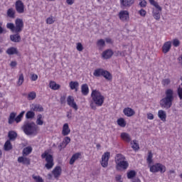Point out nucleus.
I'll list each match as a JSON object with an SVG mask.
<instances>
[{
	"label": "nucleus",
	"mask_w": 182,
	"mask_h": 182,
	"mask_svg": "<svg viewBox=\"0 0 182 182\" xmlns=\"http://www.w3.org/2000/svg\"><path fill=\"white\" fill-rule=\"evenodd\" d=\"M103 70H104L102 68L95 70L93 73L94 76H95V77H100V76H102Z\"/></svg>",
	"instance_id": "obj_36"
},
{
	"label": "nucleus",
	"mask_w": 182,
	"mask_h": 182,
	"mask_svg": "<svg viewBox=\"0 0 182 182\" xmlns=\"http://www.w3.org/2000/svg\"><path fill=\"white\" fill-rule=\"evenodd\" d=\"M49 86L52 90H59L60 89V85L57 84L55 81H50Z\"/></svg>",
	"instance_id": "obj_30"
},
{
	"label": "nucleus",
	"mask_w": 182,
	"mask_h": 182,
	"mask_svg": "<svg viewBox=\"0 0 182 182\" xmlns=\"http://www.w3.org/2000/svg\"><path fill=\"white\" fill-rule=\"evenodd\" d=\"M139 6L141 8H146V6H147V1H146V0H141L139 3Z\"/></svg>",
	"instance_id": "obj_53"
},
{
	"label": "nucleus",
	"mask_w": 182,
	"mask_h": 182,
	"mask_svg": "<svg viewBox=\"0 0 182 182\" xmlns=\"http://www.w3.org/2000/svg\"><path fill=\"white\" fill-rule=\"evenodd\" d=\"M61 105H63L65 103V101L66 100V96H62L60 98Z\"/></svg>",
	"instance_id": "obj_59"
},
{
	"label": "nucleus",
	"mask_w": 182,
	"mask_h": 182,
	"mask_svg": "<svg viewBox=\"0 0 182 182\" xmlns=\"http://www.w3.org/2000/svg\"><path fill=\"white\" fill-rule=\"evenodd\" d=\"M22 129L25 134H27L28 136H31L32 134L36 136V134H38V132H39V127L33 122H26L24 123Z\"/></svg>",
	"instance_id": "obj_5"
},
{
	"label": "nucleus",
	"mask_w": 182,
	"mask_h": 182,
	"mask_svg": "<svg viewBox=\"0 0 182 182\" xmlns=\"http://www.w3.org/2000/svg\"><path fill=\"white\" fill-rule=\"evenodd\" d=\"M23 20L19 18L15 20V24H14V23H7L6 24L7 29H10V31L14 33H21V32L23 31Z\"/></svg>",
	"instance_id": "obj_4"
},
{
	"label": "nucleus",
	"mask_w": 182,
	"mask_h": 182,
	"mask_svg": "<svg viewBox=\"0 0 182 182\" xmlns=\"http://www.w3.org/2000/svg\"><path fill=\"white\" fill-rule=\"evenodd\" d=\"M170 49H171V41L165 42L162 46L163 53H168V52H170Z\"/></svg>",
	"instance_id": "obj_18"
},
{
	"label": "nucleus",
	"mask_w": 182,
	"mask_h": 182,
	"mask_svg": "<svg viewBox=\"0 0 182 182\" xmlns=\"http://www.w3.org/2000/svg\"><path fill=\"white\" fill-rule=\"evenodd\" d=\"M149 4L154 6L156 9L153 10L152 14H161V12L163 11V9L160 5H159V3L154 0H149Z\"/></svg>",
	"instance_id": "obj_12"
},
{
	"label": "nucleus",
	"mask_w": 182,
	"mask_h": 182,
	"mask_svg": "<svg viewBox=\"0 0 182 182\" xmlns=\"http://www.w3.org/2000/svg\"><path fill=\"white\" fill-rule=\"evenodd\" d=\"M15 117H16V113L11 112L9 117L8 123L12 124L15 122Z\"/></svg>",
	"instance_id": "obj_37"
},
{
	"label": "nucleus",
	"mask_w": 182,
	"mask_h": 182,
	"mask_svg": "<svg viewBox=\"0 0 182 182\" xmlns=\"http://www.w3.org/2000/svg\"><path fill=\"white\" fill-rule=\"evenodd\" d=\"M15 9L17 14H24L25 13V4L22 0H17L15 2Z\"/></svg>",
	"instance_id": "obj_9"
},
{
	"label": "nucleus",
	"mask_w": 182,
	"mask_h": 182,
	"mask_svg": "<svg viewBox=\"0 0 182 182\" xmlns=\"http://www.w3.org/2000/svg\"><path fill=\"white\" fill-rule=\"evenodd\" d=\"M177 93L180 100H182V87H178Z\"/></svg>",
	"instance_id": "obj_51"
},
{
	"label": "nucleus",
	"mask_w": 182,
	"mask_h": 182,
	"mask_svg": "<svg viewBox=\"0 0 182 182\" xmlns=\"http://www.w3.org/2000/svg\"><path fill=\"white\" fill-rule=\"evenodd\" d=\"M66 4H68V5H73L75 4V0H66Z\"/></svg>",
	"instance_id": "obj_61"
},
{
	"label": "nucleus",
	"mask_w": 182,
	"mask_h": 182,
	"mask_svg": "<svg viewBox=\"0 0 182 182\" xmlns=\"http://www.w3.org/2000/svg\"><path fill=\"white\" fill-rule=\"evenodd\" d=\"M31 110H33V112H43V107L39 104L33 105Z\"/></svg>",
	"instance_id": "obj_31"
},
{
	"label": "nucleus",
	"mask_w": 182,
	"mask_h": 182,
	"mask_svg": "<svg viewBox=\"0 0 182 182\" xmlns=\"http://www.w3.org/2000/svg\"><path fill=\"white\" fill-rule=\"evenodd\" d=\"M28 100H35L36 99V92L32 91L28 94L27 96Z\"/></svg>",
	"instance_id": "obj_42"
},
{
	"label": "nucleus",
	"mask_w": 182,
	"mask_h": 182,
	"mask_svg": "<svg viewBox=\"0 0 182 182\" xmlns=\"http://www.w3.org/2000/svg\"><path fill=\"white\" fill-rule=\"evenodd\" d=\"M52 174L54 176V178H59L60 174H62V168L60 166H55L52 171Z\"/></svg>",
	"instance_id": "obj_17"
},
{
	"label": "nucleus",
	"mask_w": 182,
	"mask_h": 182,
	"mask_svg": "<svg viewBox=\"0 0 182 182\" xmlns=\"http://www.w3.org/2000/svg\"><path fill=\"white\" fill-rule=\"evenodd\" d=\"M132 148L134 149V150H139V149H140V146L139 145V143L137 142L136 140H134L132 143Z\"/></svg>",
	"instance_id": "obj_45"
},
{
	"label": "nucleus",
	"mask_w": 182,
	"mask_h": 182,
	"mask_svg": "<svg viewBox=\"0 0 182 182\" xmlns=\"http://www.w3.org/2000/svg\"><path fill=\"white\" fill-rule=\"evenodd\" d=\"M118 16L122 22H129L130 21V14L127 10H122L119 12Z\"/></svg>",
	"instance_id": "obj_8"
},
{
	"label": "nucleus",
	"mask_w": 182,
	"mask_h": 182,
	"mask_svg": "<svg viewBox=\"0 0 182 182\" xmlns=\"http://www.w3.org/2000/svg\"><path fill=\"white\" fill-rule=\"evenodd\" d=\"M69 87L71 90H75V92H77V88L79 87V82L77 81H71L69 83Z\"/></svg>",
	"instance_id": "obj_27"
},
{
	"label": "nucleus",
	"mask_w": 182,
	"mask_h": 182,
	"mask_svg": "<svg viewBox=\"0 0 182 182\" xmlns=\"http://www.w3.org/2000/svg\"><path fill=\"white\" fill-rule=\"evenodd\" d=\"M81 93L83 96H87L89 95V85L87 83L81 85Z\"/></svg>",
	"instance_id": "obj_25"
},
{
	"label": "nucleus",
	"mask_w": 182,
	"mask_h": 182,
	"mask_svg": "<svg viewBox=\"0 0 182 182\" xmlns=\"http://www.w3.org/2000/svg\"><path fill=\"white\" fill-rule=\"evenodd\" d=\"M4 149L5 151H9V150H12V144H11V140H7L5 142Z\"/></svg>",
	"instance_id": "obj_35"
},
{
	"label": "nucleus",
	"mask_w": 182,
	"mask_h": 182,
	"mask_svg": "<svg viewBox=\"0 0 182 182\" xmlns=\"http://www.w3.org/2000/svg\"><path fill=\"white\" fill-rule=\"evenodd\" d=\"M102 76H103V77H105L106 80H112V79H113V76L112 75V73H110V72L106 70H103Z\"/></svg>",
	"instance_id": "obj_29"
},
{
	"label": "nucleus",
	"mask_w": 182,
	"mask_h": 182,
	"mask_svg": "<svg viewBox=\"0 0 182 182\" xmlns=\"http://www.w3.org/2000/svg\"><path fill=\"white\" fill-rule=\"evenodd\" d=\"M35 117V112L33 111H28L26 114V119H33Z\"/></svg>",
	"instance_id": "obj_44"
},
{
	"label": "nucleus",
	"mask_w": 182,
	"mask_h": 182,
	"mask_svg": "<svg viewBox=\"0 0 182 182\" xmlns=\"http://www.w3.org/2000/svg\"><path fill=\"white\" fill-rule=\"evenodd\" d=\"M79 159H82V152H77L74 154L70 159L69 164H70V166H73L75 162L77 160H79Z\"/></svg>",
	"instance_id": "obj_14"
},
{
	"label": "nucleus",
	"mask_w": 182,
	"mask_h": 182,
	"mask_svg": "<svg viewBox=\"0 0 182 182\" xmlns=\"http://www.w3.org/2000/svg\"><path fill=\"white\" fill-rule=\"evenodd\" d=\"M16 65H18V63H16V61H11L10 63V66L11 68H15L16 66Z\"/></svg>",
	"instance_id": "obj_62"
},
{
	"label": "nucleus",
	"mask_w": 182,
	"mask_h": 182,
	"mask_svg": "<svg viewBox=\"0 0 182 182\" xmlns=\"http://www.w3.org/2000/svg\"><path fill=\"white\" fill-rule=\"evenodd\" d=\"M21 38L19 33H16V34H12L10 36V41L14 42V43H19L21 42Z\"/></svg>",
	"instance_id": "obj_20"
},
{
	"label": "nucleus",
	"mask_w": 182,
	"mask_h": 182,
	"mask_svg": "<svg viewBox=\"0 0 182 182\" xmlns=\"http://www.w3.org/2000/svg\"><path fill=\"white\" fill-rule=\"evenodd\" d=\"M2 33H6V31L2 28V22L0 21V35Z\"/></svg>",
	"instance_id": "obj_56"
},
{
	"label": "nucleus",
	"mask_w": 182,
	"mask_h": 182,
	"mask_svg": "<svg viewBox=\"0 0 182 182\" xmlns=\"http://www.w3.org/2000/svg\"><path fill=\"white\" fill-rule=\"evenodd\" d=\"M46 22L48 25H52V23H55V19H53V16H51L47 18Z\"/></svg>",
	"instance_id": "obj_49"
},
{
	"label": "nucleus",
	"mask_w": 182,
	"mask_h": 182,
	"mask_svg": "<svg viewBox=\"0 0 182 182\" xmlns=\"http://www.w3.org/2000/svg\"><path fill=\"white\" fill-rule=\"evenodd\" d=\"M136 177V171L131 170L127 172V178H134Z\"/></svg>",
	"instance_id": "obj_46"
},
{
	"label": "nucleus",
	"mask_w": 182,
	"mask_h": 182,
	"mask_svg": "<svg viewBox=\"0 0 182 182\" xmlns=\"http://www.w3.org/2000/svg\"><path fill=\"white\" fill-rule=\"evenodd\" d=\"M139 14L140 15V16H146V14H147V12L146 11V10L141 9V10L139 11Z\"/></svg>",
	"instance_id": "obj_54"
},
{
	"label": "nucleus",
	"mask_w": 182,
	"mask_h": 182,
	"mask_svg": "<svg viewBox=\"0 0 182 182\" xmlns=\"http://www.w3.org/2000/svg\"><path fill=\"white\" fill-rule=\"evenodd\" d=\"M69 143H70V137L65 136L63 139L62 143L58 146V149H59L60 151H61L63 149H65V147H66V146H68V144H69Z\"/></svg>",
	"instance_id": "obj_16"
},
{
	"label": "nucleus",
	"mask_w": 182,
	"mask_h": 182,
	"mask_svg": "<svg viewBox=\"0 0 182 182\" xmlns=\"http://www.w3.org/2000/svg\"><path fill=\"white\" fill-rule=\"evenodd\" d=\"M23 82H25V77H23V73H21L18 75L17 85L22 86V85L23 84Z\"/></svg>",
	"instance_id": "obj_38"
},
{
	"label": "nucleus",
	"mask_w": 182,
	"mask_h": 182,
	"mask_svg": "<svg viewBox=\"0 0 182 182\" xmlns=\"http://www.w3.org/2000/svg\"><path fill=\"white\" fill-rule=\"evenodd\" d=\"M32 150H33V149L31 146L24 148L23 149V156H29V154L32 153Z\"/></svg>",
	"instance_id": "obj_34"
},
{
	"label": "nucleus",
	"mask_w": 182,
	"mask_h": 182,
	"mask_svg": "<svg viewBox=\"0 0 182 182\" xmlns=\"http://www.w3.org/2000/svg\"><path fill=\"white\" fill-rule=\"evenodd\" d=\"M23 114H25V111H22L16 117H15L16 123H20V122H22Z\"/></svg>",
	"instance_id": "obj_43"
},
{
	"label": "nucleus",
	"mask_w": 182,
	"mask_h": 182,
	"mask_svg": "<svg viewBox=\"0 0 182 182\" xmlns=\"http://www.w3.org/2000/svg\"><path fill=\"white\" fill-rule=\"evenodd\" d=\"M179 63L182 65V55L178 58Z\"/></svg>",
	"instance_id": "obj_64"
},
{
	"label": "nucleus",
	"mask_w": 182,
	"mask_h": 182,
	"mask_svg": "<svg viewBox=\"0 0 182 182\" xmlns=\"http://www.w3.org/2000/svg\"><path fill=\"white\" fill-rule=\"evenodd\" d=\"M113 50H112L111 49H107L102 52V56L103 59H110V58L113 56Z\"/></svg>",
	"instance_id": "obj_21"
},
{
	"label": "nucleus",
	"mask_w": 182,
	"mask_h": 182,
	"mask_svg": "<svg viewBox=\"0 0 182 182\" xmlns=\"http://www.w3.org/2000/svg\"><path fill=\"white\" fill-rule=\"evenodd\" d=\"M18 163H22V164H26V166H29L31 164V159L29 158L19 156L18 158Z\"/></svg>",
	"instance_id": "obj_26"
},
{
	"label": "nucleus",
	"mask_w": 182,
	"mask_h": 182,
	"mask_svg": "<svg viewBox=\"0 0 182 182\" xmlns=\"http://www.w3.org/2000/svg\"><path fill=\"white\" fill-rule=\"evenodd\" d=\"M152 15L156 21H160V18L161 17V14H152Z\"/></svg>",
	"instance_id": "obj_55"
},
{
	"label": "nucleus",
	"mask_w": 182,
	"mask_h": 182,
	"mask_svg": "<svg viewBox=\"0 0 182 182\" xmlns=\"http://www.w3.org/2000/svg\"><path fill=\"white\" fill-rule=\"evenodd\" d=\"M92 100L90 103V107L92 110H96L97 107H102L105 103V96L102 95L100 91L94 90L91 93Z\"/></svg>",
	"instance_id": "obj_1"
},
{
	"label": "nucleus",
	"mask_w": 182,
	"mask_h": 182,
	"mask_svg": "<svg viewBox=\"0 0 182 182\" xmlns=\"http://www.w3.org/2000/svg\"><path fill=\"white\" fill-rule=\"evenodd\" d=\"M170 83H171V80H170V78H165L161 81V84L163 85V86H168Z\"/></svg>",
	"instance_id": "obj_47"
},
{
	"label": "nucleus",
	"mask_w": 182,
	"mask_h": 182,
	"mask_svg": "<svg viewBox=\"0 0 182 182\" xmlns=\"http://www.w3.org/2000/svg\"><path fill=\"white\" fill-rule=\"evenodd\" d=\"M7 55H18V49L15 47H11L6 50Z\"/></svg>",
	"instance_id": "obj_33"
},
{
	"label": "nucleus",
	"mask_w": 182,
	"mask_h": 182,
	"mask_svg": "<svg viewBox=\"0 0 182 182\" xmlns=\"http://www.w3.org/2000/svg\"><path fill=\"white\" fill-rule=\"evenodd\" d=\"M76 48L78 52H82V50H83V46L82 45V43H77Z\"/></svg>",
	"instance_id": "obj_52"
},
{
	"label": "nucleus",
	"mask_w": 182,
	"mask_h": 182,
	"mask_svg": "<svg viewBox=\"0 0 182 182\" xmlns=\"http://www.w3.org/2000/svg\"><path fill=\"white\" fill-rule=\"evenodd\" d=\"M147 119L149 120H153V119H154V115L152 113H148L147 114Z\"/></svg>",
	"instance_id": "obj_58"
},
{
	"label": "nucleus",
	"mask_w": 182,
	"mask_h": 182,
	"mask_svg": "<svg viewBox=\"0 0 182 182\" xmlns=\"http://www.w3.org/2000/svg\"><path fill=\"white\" fill-rule=\"evenodd\" d=\"M158 117L161 120V122H166L167 119V114L166 111L161 109L158 111Z\"/></svg>",
	"instance_id": "obj_24"
},
{
	"label": "nucleus",
	"mask_w": 182,
	"mask_h": 182,
	"mask_svg": "<svg viewBox=\"0 0 182 182\" xmlns=\"http://www.w3.org/2000/svg\"><path fill=\"white\" fill-rule=\"evenodd\" d=\"M8 137H9V140H10V141H14L15 140H16V137H18V134H16V132L14 131H9L8 133Z\"/></svg>",
	"instance_id": "obj_28"
},
{
	"label": "nucleus",
	"mask_w": 182,
	"mask_h": 182,
	"mask_svg": "<svg viewBox=\"0 0 182 182\" xmlns=\"http://www.w3.org/2000/svg\"><path fill=\"white\" fill-rule=\"evenodd\" d=\"M116 170L117 171H124L129 168V162L126 161V156L122 154L115 156Z\"/></svg>",
	"instance_id": "obj_3"
},
{
	"label": "nucleus",
	"mask_w": 182,
	"mask_h": 182,
	"mask_svg": "<svg viewBox=\"0 0 182 182\" xmlns=\"http://www.w3.org/2000/svg\"><path fill=\"white\" fill-rule=\"evenodd\" d=\"M6 16L7 18H10V19H15L16 16V11H15L14 8L11 7L8 9Z\"/></svg>",
	"instance_id": "obj_19"
},
{
	"label": "nucleus",
	"mask_w": 182,
	"mask_h": 182,
	"mask_svg": "<svg viewBox=\"0 0 182 182\" xmlns=\"http://www.w3.org/2000/svg\"><path fill=\"white\" fill-rule=\"evenodd\" d=\"M146 161L148 163V166L151 165V163H153V153L151 152V151H149L148 152Z\"/></svg>",
	"instance_id": "obj_39"
},
{
	"label": "nucleus",
	"mask_w": 182,
	"mask_h": 182,
	"mask_svg": "<svg viewBox=\"0 0 182 182\" xmlns=\"http://www.w3.org/2000/svg\"><path fill=\"white\" fill-rule=\"evenodd\" d=\"M105 41H106L107 43H113V40H112V38H105Z\"/></svg>",
	"instance_id": "obj_63"
},
{
	"label": "nucleus",
	"mask_w": 182,
	"mask_h": 182,
	"mask_svg": "<svg viewBox=\"0 0 182 182\" xmlns=\"http://www.w3.org/2000/svg\"><path fill=\"white\" fill-rule=\"evenodd\" d=\"M120 137L122 140L124 141H126V143H130L132 141V137L130 136V134L126 132L121 133Z\"/></svg>",
	"instance_id": "obj_23"
},
{
	"label": "nucleus",
	"mask_w": 182,
	"mask_h": 182,
	"mask_svg": "<svg viewBox=\"0 0 182 182\" xmlns=\"http://www.w3.org/2000/svg\"><path fill=\"white\" fill-rule=\"evenodd\" d=\"M41 159L46 160V164H45V167L47 170H50V168H53V166H55V162H53V155L49 154L48 151H45L41 154Z\"/></svg>",
	"instance_id": "obj_6"
},
{
	"label": "nucleus",
	"mask_w": 182,
	"mask_h": 182,
	"mask_svg": "<svg viewBox=\"0 0 182 182\" xmlns=\"http://www.w3.org/2000/svg\"><path fill=\"white\" fill-rule=\"evenodd\" d=\"M36 123V126H43V115H42V114H38L37 115Z\"/></svg>",
	"instance_id": "obj_32"
},
{
	"label": "nucleus",
	"mask_w": 182,
	"mask_h": 182,
	"mask_svg": "<svg viewBox=\"0 0 182 182\" xmlns=\"http://www.w3.org/2000/svg\"><path fill=\"white\" fill-rule=\"evenodd\" d=\"M31 80H33V82H35V81L38 80V75L32 74Z\"/></svg>",
	"instance_id": "obj_57"
},
{
	"label": "nucleus",
	"mask_w": 182,
	"mask_h": 182,
	"mask_svg": "<svg viewBox=\"0 0 182 182\" xmlns=\"http://www.w3.org/2000/svg\"><path fill=\"white\" fill-rule=\"evenodd\" d=\"M32 178L35 180L36 182H43V178L39 176H35V174L32 175Z\"/></svg>",
	"instance_id": "obj_48"
},
{
	"label": "nucleus",
	"mask_w": 182,
	"mask_h": 182,
	"mask_svg": "<svg viewBox=\"0 0 182 182\" xmlns=\"http://www.w3.org/2000/svg\"><path fill=\"white\" fill-rule=\"evenodd\" d=\"M97 46L100 48L102 49L106 46V42L103 39H100L97 41Z\"/></svg>",
	"instance_id": "obj_40"
},
{
	"label": "nucleus",
	"mask_w": 182,
	"mask_h": 182,
	"mask_svg": "<svg viewBox=\"0 0 182 182\" xmlns=\"http://www.w3.org/2000/svg\"><path fill=\"white\" fill-rule=\"evenodd\" d=\"M62 134L63 136H69V134H70V128H69V124L65 123L63 124Z\"/></svg>",
	"instance_id": "obj_22"
},
{
	"label": "nucleus",
	"mask_w": 182,
	"mask_h": 182,
	"mask_svg": "<svg viewBox=\"0 0 182 182\" xmlns=\"http://www.w3.org/2000/svg\"><path fill=\"white\" fill-rule=\"evenodd\" d=\"M67 103H68V106H70V107H72L73 109H74V110H75V112H77V110L79 109L77 107V105L75 102V97H73V96H72V95H70L68 97Z\"/></svg>",
	"instance_id": "obj_11"
},
{
	"label": "nucleus",
	"mask_w": 182,
	"mask_h": 182,
	"mask_svg": "<svg viewBox=\"0 0 182 182\" xmlns=\"http://www.w3.org/2000/svg\"><path fill=\"white\" fill-rule=\"evenodd\" d=\"M149 171L151 173H161V174L166 173L167 168L166 166L163 165L161 163H156L153 165H149Z\"/></svg>",
	"instance_id": "obj_7"
},
{
	"label": "nucleus",
	"mask_w": 182,
	"mask_h": 182,
	"mask_svg": "<svg viewBox=\"0 0 182 182\" xmlns=\"http://www.w3.org/2000/svg\"><path fill=\"white\" fill-rule=\"evenodd\" d=\"M123 113L127 117H132V116H134L136 114V112H134V109L130 108V107H125L123 109Z\"/></svg>",
	"instance_id": "obj_15"
},
{
	"label": "nucleus",
	"mask_w": 182,
	"mask_h": 182,
	"mask_svg": "<svg viewBox=\"0 0 182 182\" xmlns=\"http://www.w3.org/2000/svg\"><path fill=\"white\" fill-rule=\"evenodd\" d=\"M165 95L166 96L160 100V106L164 109H170L174 101V91L172 89H167Z\"/></svg>",
	"instance_id": "obj_2"
},
{
	"label": "nucleus",
	"mask_w": 182,
	"mask_h": 182,
	"mask_svg": "<svg viewBox=\"0 0 182 182\" xmlns=\"http://www.w3.org/2000/svg\"><path fill=\"white\" fill-rule=\"evenodd\" d=\"M117 123L120 127H126V121L124 120V118H119L117 120Z\"/></svg>",
	"instance_id": "obj_41"
},
{
	"label": "nucleus",
	"mask_w": 182,
	"mask_h": 182,
	"mask_svg": "<svg viewBox=\"0 0 182 182\" xmlns=\"http://www.w3.org/2000/svg\"><path fill=\"white\" fill-rule=\"evenodd\" d=\"M124 53H126V51H117V56H124Z\"/></svg>",
	"instance_id": "obj_60"
},
{
	"label": "nucleus",
	"mask_w": 182,
	"mask_h": 182,
	"mask_svg": "<svg viewBox=\"0 0 182 182\" xmlns=\"http://www.w3.org/2000/svg\"><path fill=\"white\" fill-rule=\"evenodd\" d=\"M120 6L122 9L130 8L134 4V0H119Z\"/></svg>",
	"instance_id": "obj_13"
},
{
	"label": "nucleus",
	"mask_w": 182,
	"mask_h": 182,
	"mask_svg": "<svg viewBox=\"0 0 182 182\" xmlns=\"http://www.w3.org/2000/svg\"><path fill=\"white\" fill-rule=\"evenodd\" d=\"M109 159H110V152H105L102 156V160L100 164L102 167L106 168L109 166Z\"/></svg>",
	"instance_id": "obj_10"
},
{
	"label": "nucleus",
	"mask_w": 182,
	"mask_h": 182,
	"mask_svg": "<svg viewBox=\"0 0 182 182\" xmlns=\"http://www.w3.org/2000/svg\"><path fill=\"white\" fill-rule=\"evenodd\" d=\"M173 46L175 48H178V46H180V41H178V39L175 38L173 40Z\"/></svg>",
	"instance_id": "obj_50"
}]
</instances>
